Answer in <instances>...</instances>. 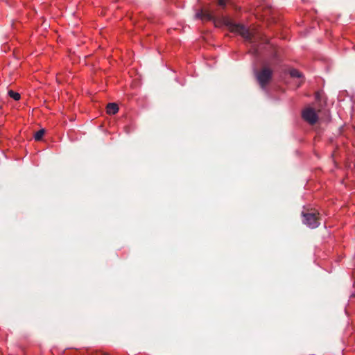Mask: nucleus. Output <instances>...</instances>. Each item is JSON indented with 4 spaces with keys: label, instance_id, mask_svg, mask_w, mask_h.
Returning <instances> with one entry per match:
<instances>
[{
    "label": "nucleus",
    "instance_id": "obj_6",
    "mask_svg": "<svg viewBox=\"0 0 355 355\" xmlns=\"http://www.w3.org/2000/svg\"><path fill=\"white\" fill-rule=\"evenodd\" d=\"M289 74L293 78H301L303 77L302 73L300 71H299L297 69H291L289 71Z\"/></svg>",
    "mask_w": 355,
    "mask_h": 355
},
{
    "label": "nucleus",
    "instance_id": "obj_9",
    "mask_svg": "<svg viewBox=\"0 0 355 355\" xmlns=\"http://www.w3.org/2000/svg\"><path fill=\"white\" fill-rule=\"evenodd\" d=\"M217 1H218V4L220 6H221V7H223V8H224V7L225 6V5H226V1H227V0H217Z\"/></svg>",
    "mask_w": 355,
    "mask_h": 355
},
{
    "label": "nucleus",
    "instance_id": "obj_10",
    "mask_svg": "<svg viewBox=\"0 0 355 355\" xmlns=\"http://www.w3.org/2000/svg\"><path fill=\"white\" fill-rule=\"evenodd\" d=\"M316 99H317V100H318V99H319V94H316Z\"/></svg>",
    "mask_w": 355,
    "mask_h": 355
},
{
    "label": "nucleus",
    "instance_id": "obj_7",
    "mask_svg": "<svg viewBox=\"0 0 355 355\" xmlns=\"http://www.w3.org/2000/svg\"><path fill=\"white\" fill-rule=\"evenodd\" d=\"M45 130L41 129L39 131L36 132L34 135V138L36 141H40L43 136L44 135Z\"/></svg>",
    "mask_w": 355,
    "mask_h": 355
},
{
    "label": "nucleus",
    "instance_id": "obj_4",
    "mask_svg": "<svg viewBox=\"0 0 355 355\" xmlns=\"http://www.w3.org/2000/svg\"><path fill=\"white\" fill-rule=\"evenodd\" d=\"M303 119L310 125H314L318 122V116L315 109L311 107L305 108L302 113Z\"/></svg>",
    "mask_w": 355,
    "mask_h": 355
},
{
    "label": "nucleus",
    "instance_id": "obj_2",
    "mask_svg": "<svg viewBox=\"0 0 355 355\" xmlns=\"http://www.w3.org/2000/svg\"><path fill=\"white\" fill-rule=\"evenodd\" d=\"M254 73L260 87L264 89L272 80V69L268 65H263L260 69L254 70Z\"/></svg>",
    "mask_w": 355,
    "mask_h": 355
},
{
    "label": "nucleus",
    "instance_id": "obj_5",
    "mask_svg": "<svg viewBox=\"0 0 355 355\" xmlns=\"http://www.w3.org/2000/svg\"><path fill=\"white\" fill-rule=\"evenodd\" d=\"M106 109L107 114H115L119 111V106L116 103H110L107 104Z\"/></svg>",
    "mask_w": 355,
    "mask_h": 355
},
{
    "label": "nucleus",
    "instance_id": "obj_3",
    "mask_svg": "<svg viewBox=\"0 0 355 355\" xmlns=\"http://www.w3.org/2000/svg\"><path fill=\"white\" fill-rule=\"evenodd\" d=\"M302 215L304 218L303 223L309 227L316 228L320 225V214L316 210L311 209L306 211H302Z\"/></svg>",
    "mask_w": 355,
    "mask_h": 355
},
{
    "label": "nucleus",
    "instance_id": "obj_8",
    "mask_svg": "<svg viewBox=\"0 0 355 355\" xmlns=\"http://www.w3.org/2000/svg\"><path fill=\"white\" fill-rule=\"evenodd\" d=\"M8 96L10 98H13L14 100H15V101L19 100L20 97H21L20 94L19 93L15 92H14L12 90H9L8 91Z\"/></svg>",
    "mask_w": 355,
    "mask_h": 355
},
{
    "label": "nucleus",
    "instance_id": "obj_1",
    "mask_svg": "<svg viewBox=\"0 0 355 355\" xmlns=\"http://www.w3.org/2000/svg\"><path fill=\"white\" fill-rule=\"evenodd\" d=\"M195 17L196 19L212 21L216 27L225 26L231 32L239 34L246 41L250 43L254 42V37L248 28H247L243 24L234 23L231 19L226 16H222L219 18H216L209 12H204L202 10H201L196 12Z\"/></svg>",
    "mask_w": 355,
    "mask_h": 355
}]
</instances>
